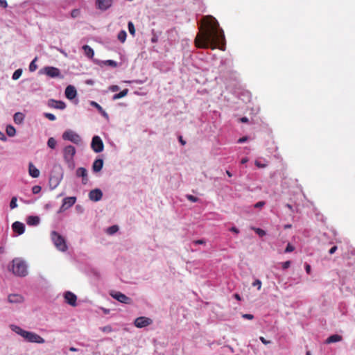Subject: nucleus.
Here are the masks:
<instances>
[{
  "instance_id": "f257e3e1",
  "label": "nucleus",
  "mask_w": 355,
  "mask_h": 355,
  "mask_svg": "<svg viewBox=\"0 0 355 355\" xmlns=\"http://www.w3.org/2000/svg\"><path fill=\"white\" fill-rule=\"evenodd\" d=\"M202 24L203 30L196 36L195 43L198 48L211 47L215 49L218 46L224 50L225 35L223 31L219 27L218 21L212 16L204 17Z\"/></svg>"
},
{
  "instance_id": "f03ea898",
  "label": "nucleus",
  "mask_w": 355,
  "mask_h": 355,
  "mask_svg": "<svg viewBox=\"0 0 355 355\" xmlns=\"http://www.w3.org/2000/svg\"><path fill=\"white\" fill-rule=\"evenodd\" d=\"M10 328L12 331L21 336L27 342L37 344H43L45 343V340L42 337L33 331L24 330L15 324L10 325Z\"/></svg>"
},
{
  "instance_id": "7ed1b4c3",
  "label": "nucleus",
  "mask_w": 355,
  "mask_h": 355,
  "mask_svg": "<svg viewBox=\"0 0 355 355\" xmlns=\"http://www.w3.org/2000/svg\"><path fill=\"white\" fill-rule=\"evenodd\" d=\"M76 153L75 147L72 145H67L62 150V156L67 167L73 170L75 168L74 157Z\"/></svg>"
},
{
  "instance_id": "20e7f679",
  "label": "nucleus",
  "mask_w": 355,
  "mask_h": 355,
  "mask_svg": "<svg viewBox=\"0 0 355 355\" xmlns=\"http://www.w3.org/2000/svg\"><path fill=\"white\" fill-rule=\"evenodd\" d=\"M11 269L16 276L25 277L28 275L27 264L20 258H15L12 260Z\"/></svg>"
},
{
  "instance_id": "39448f33",
  "label": "nucleus",
  "mask_w": 355,
  "mask_h": 355,
  "mask_svg": "<svg viewBox=\"0 0 355 355\" xmlns=\"http://www.w3.org/2000/svg\"><path fill=\"white\" fill-rule=\"evenodd\" d=\"M51 240L55 247L61 252H66L68 249L65 239L55 231L51 234Z\"/></svg>"
},
{
  "instance_id": "423d86ee",
  "label": "nucleus",
  "mask_w": 355,
  "mask_h": 355,
  "mask_svg": "<svg viewBox=\"0 0 355 355\" xmlns=\"http://www.w3.org/2000/svg\"><path fill=\"white\" fill-rule=\"evenodd\" d=\"M62 137L64 140L71 141L78 146L82 144L81 137L72 130H65L63 132Z\"/></svg>"
},
{
  "instance_id": "0eeeda50",
  "label": "nucleus",
  "mask_w": 355,
  "mask_h": 355,
  "mask_svg": "<svg viewBox=\"0 0 355 355\" xmlns=\"http://www.w3.org/2000/svg\"><path fill=\"white\" fill-rule=\"evenodd\" d=\"M91 148L94 150V152L96 153H101L104 149V144L101 138L95 135L92 137L91 142Z\"/></svg>"
},
{
  "instance_id": "6e6552de",
  "label": "nucleus",
  "mask_w": 355,
  "mask_h": 355,
  "mask_svg": "<svg viewBox=\"0 0 355 355\" xmlns=\"http://www.w3.org/2000/svg\"><path fill=\"white\" fill-rule=\"evenodd\" d=\"M44 73L51 78H63L60 70L54 67H46L43 69Z\"/></svg>"
},
{
  "instance_id": "1a4fd4ad",
  "label": "nucleus",
  "mask_w": 355,
  "mask_h": 355,
  "mask_svg": "<svg viewBox=\"0 0 355 355\" xmlns=\"http://www.w3.org/2000/svg\"><path fill=\"white\" fill-rule=\"evenodd\" d=\"M110 295L114 299L123 304H129L132 302V300L130 297L118 291L111 292Z\"/></svg>"
},
{
  "instance_id": "9d476101",
  "label": "nucleus",
  "mask_w": 355,
  "mask_h": 355,
  "mask_svg": "<svg viewBox=\"0 0 355 355\" xmlns=\"http://www.w3.org/2000/svg\"><path fill=\"white\" fill-rule=\"evenodd\" d=\"M153 323V320L147 317H139L135 319L134 324L137 328L146 327Z\"/></svg>"
},
{
  "instance_id": "9b49d317",
  "label": "nucleus",
  "mask_w": 355,
  "mask_h": 355,
  "mask_svg": "<svg viewBox=\"0 0 355 355\" xmlns=\"http://www.w3.org/2000/svg\"><path fill=\"white\" fill-rule=\"evenodd\" d=\"M76 202V197H67L64 198L62 200V204L60 208L59 213L67 210V209L72 207Z\"/></svg>"
},
{
  "instance_id": "f8f14e48",
  "label": "nucleus",
  "mask_w": 355,
  "mask_h": 355,
  "mask_svg": "<svg viewBox=\"0 0 355 355\" xmlns=\"http://www.w3.org/2000/svg\"><path fill=\"white\" fill-rule=\"evenodd\" d=\"M64 298L65 302L72 306H76L77 305V297L76 295L71 291H67L64 293Z\"/></svg>"
},
{
  "instance_id": "ddd939ff",
  "label": "nucleus",
  "mask_w": 355,
  "mask_h": 355,
  "mask_svg": "<svg viewBox=\"0 0 355 355\" xmlns=\"http://www.w3.org/2000/svg\"><path fill=\"white\" fill-rule=\"evenodd\" d=\"M103 197V192L99 189H95L89 193V198L94 202H98L101 200Z\"/></svg>"
},
{
  "instance_id": "4468645a",
  "label": "nucleus",
  "mask_w": 355,
  "mask_h": 355,
  "mask_svg": "<svg viewBox=\"0 0 355 355\" xmlns=\"http://www.w3.org/2000/svg\"><path fill=\"white\" fill-rule=\"evenodd\" d=\"M48 105L51 107L58 109V110H64L66 107V104L61 101H56L53 99H51L48 102Z\"/></svg>"
},
{
  "instance_id": "2eb2a0df",
  "label": "nucleus",
  "mask_w": 355,
  "mask_h": 355,
  "mask_svg": "<svg viewBox=\"0 0 355 355\" xmlns=\"http://www.w3.org/2000/svg\"><path fill=\"white\" fill-rule=\"evenodd\" d=\"M8 301L11 304H21L24 301V298L19 294H10L8 296Z\"/></svg>"
},
{
  "instance_id": "dca6fc26",
  "label": "nucleus",
  "mask_w": 355,
  "mask_h": 355,
  "mask_svg": "<svg viewBox=\"0 0 355 355\" xmlns=\"http://www.w3.org/2000/svg\"><path fill=\"white\" fill-rule=\"evenodd\" d=\"M64 94L68 99L72 100L76 98L77 95V91L75 87L72 85H68L65 89Z\"/></svg>"
},
{
  "instance_id": "f3484780",
  "label": "nucleus",
  "mask_w": 355,
  "mask_h": 355,
  "mask_svg": "<svg viewBox=\"0 0 355 355\" xmlns=\"http://www.w3.org/2000/svg\"><path fill=\"white\" fill-rule=\"evenodd\" d=\"M112 3V0H96L97 8L101 10L108 9Z\"/></svg>"
},
{
  "instance_id": "a211bd4d",
  "label": "nucleus",
  "mask_w": 355,
  "mask_h": 355,
  "mask_svg": "<svg viewBox=\"0 0 355 355\" xmlns=\"http://www.w3.org/2000/svg\"><path fill=\"white\" fill-rule=\"evenodd\" d=\"M76 174L78 177L83 178V180H82L83 184H86L87 183V182H88L87 171L86 170L85 168L80 167V168H77V170L76 171Z\"/></svg>"
},
{
  "instance_id": "6ab92c4d",
  "label": "nucleus",
  "mask_w": 355,
  "mask_h": 355,
  "mask_svg": "<svg viewBox=\"0 0 355 355\" xmlns=\"http://www.w3.org/2000/svg\"><path fill=\"white\" fill-rule=\"evenodd\" d=\"M62 180V175L60 176H51L49 179L50 187L52 190L55 189Z\"/></svg>"
},
{
  "instance_id": "aec40b11",
  "label": "nucleus",
  "mask_w": 355,
  "mask_h": 355,
  "mask_svg": "<svg viewBox=\"0 0 355 355\" xmlns=\"http://www.w3.org/2000/svg\"><path fill=\"white\" fill-rule=\"evenodd\" d=\"M12 230L14 232L18 233V234H22L25 231V226L24 223L16 221L12 225Z\"/></svg>"
},
{
  "instance_id": "412c9836",
  "label": "nucleus",
  "mask_w": 355,
  "mask_h": 355,
  "mask_svg": "<svg viewBox=\"0 0 355 355\" xmlns=\"http://www.w3.org/2000/svg\"><path fill=\"white\" fill-rule=\"evenodd\" d=\"M26 223L28 225L36 226L40 224V218L37 216H30L27 218Z\"/></svg>"
},
{
  "instance_id": "4be33fe9",
  "label": "nucleus",
  "mask_w": 355,
  "mask_h": 355,
  "mask_svg": "<svg viewBox=\"0 0 355 355\" xmlns=\"http://www.w3.org/2000/svg\"><path fill=\"white\" fill-rule=\"evenodd\" d=\"M103 166V160L102 159H96L92 164V169L94 172H99Z\"/></svg>"
},
{
  "instance_id": "5701e85b",
  "label": "nucleus",
  "mask_w": 355,
  "mask_h": 355,
  "mask_svg": "<svg viewBox=\"0 0 355 355\" xmlns=\"http://www.w3.org/2000/svg\"><path fill=\"white\" fill-rule=\"evenodd\" d=\"M28 173L29 175L34 178H38L40 175V171L34 166L33 163H29Z\"/></svg>"
},
{
  "instance_id": "b1692460",
  "label": "nucleus",
  "mask_w": 355,
  "mask_h": 355,
  "mask_svg": "<svg viewBox=\"0 0 355 355\" xmlns=\"http://www.w3.org/2000/svg\"><path fill=\"white\" fill-rule=\"evenodd\" d=\"M82 49L84 51L85 55L87 58H89L90 59L93 58V57L94 55V51L89 46L84 45V46H83Z\"/></svg>"
},
{
  "instance_id": "393cba45",
  "label": "nucleus",
  "mask_w": 355,
  "mask_h": 355,
  "mask_svg": "<svg viewBox=\"0 0 355 355\" xmlns=\"http://www.w3.org/2000/svg\"><path fill=\"white\" fill-rule=\"evenodd\" d=\"M24 118H25V116H24V114L23 113H21V112H16L14 114L13 120H14V122L16 124L19 125V124H21L24 122Z\"/></svg>"
},
{
  "instance_id": "a878e982",
  "label": "nucleus",
  "mask_w": 355,
  "mask_h": 355,
  "mask_svg": "<svg viewBox=\"0 0 355 355\" xmlns=\"http://www.w3.org/2000/svg\"><path fill=\"white\" fill-rule=\"evenodd\" d=\"M343 339L342 336L338 334H334L330 336L325 341V343L330 344L341 341Z\"/></svg>"
},
{
  "instance_id": "bb28decb",
  "label": "nucleus",
  "mask_w": 355,
  "mask_h": 355,
  "mask_svg": "<svg viewBox=\"0 0 355 355\" xmlns=\"http://www.w3.org/2000/svg\"><path fill=\"white\" fill-rule=\"evenodd\" d=\"M90 105L96 107L105 118L108 119L107 113L103 109V107L98 103H97L95 101H91Z\"/></svg>"
},
{
  "instance_id": "cd10ccee",
  "label": "nucleus",
  "mask_w": 355,
  "mask_h": 355,
  "mask_svg": "<svg viewBox=\"0 0 355 355\" xmlns=\"http://www.w3.org/2000/svg\"><path fill=\"white\" fill-rule=\"evenodd\" d=\"M6 132L8 137H14L16 135V129L12 125H8L6 128Z\"/></svg>"
},
{
  "instance_id": "c85d7f7f",
  "label": "nucleus",
  "mask_w": 355,
  "mask_h": 355,
  "mask_svg": "<svg viewBox=\"0 0 355 355\" xmlns=\"http://www.w3.org/2000/svg\"><path fill=\"white\" fill-rule=\"evenodd\" d=\"M128 89H125L123 91H121V92L114 94L112 96V100L116 101V100H118L119 98H123V97H125L128 94Z\"/></svg>"
},
{
  "instance_id": "c756f323",
  "label": "nucleus",
  "mask_w": 355,
  "mask_h": 355,
  "mask_svg": "<svg viewBox=\"0 0 355 355\" xmlns=\"http://www.w3.org/2000/svg\"><path fill=\"white\" fill-rule=\"evenodd\" d=\"M126 37L127 33L125 31L122 30L118 33L117 38L121 42H125Z\"/></svg>"
},
{
  "instance_id": "7c9ffc66",
  "label": "nucleus",
  "mask_w": 355,
  "mask_h": 355,
  "mask_svg": "<svg viewBox=\"0 0 355 355\" xmlns=\"http://www.w3.org/2000/svg\"><path fill=\"white\" fill-rule=\"evenodd\" d=\"M56 144L57 141L53 137H50L47 141V146L51 149H54Z\"/></svg>"
},
{
  "instance_id": "2f4dec72",
  "label": "nucleus",
  "mask_w": 355,
  "mask_h": 355,
  "mask_svg": "<svg viewBox=\"0 0 355 355\" xmlns=\"http://www.w3.org/2000/svg\"><path fill=\"white\" fill-rule=\"evenodd\" d=\"M22 72H23V70L21 69H17L12 74V78L14 80H18L21 74H22Z\"/></svg>"
},
{
  "instance_id": "473e14b6",
  "label": "nucleus",
  "mask_w": 355,
  "mask_h": 355,
  "mask_svg": "<svg viewBox=\"0 0 355 355\" xmlns=\"http://www.w3.org/2000/svg\"><path fill=\"white\" fill-rule=\"evenodd\" d=\"M251 229L253 230L260 237H262L266 234V232L261 228L251 227Z\"/></svg>"
},
{
  "instance_id": "72a5a7b5",
  "label": "nucleus",
  "mask_w": 355,
  "mask_h": 355,
  "mask_svg": "<svg viewBox=\"0 0 355 355\" xmlns=\"http://www.w3.org/2000/svg\"><path fill=\"white\" fill-rule=\"evenodd\" d=\"M103 63L105 65H109L112 67H116L118 66L117 62L112 60H107L103 61Z\"/></svg>"
},
{
  "instance_id": "f704fd0d",
  "label": "nucleus",
  "mask_w": 355,
  "mask_h": 355,
  "mask_svg": "<svg viewBox=\"0 0 355 355\" xmlns=\"http://www.w3.org/2000/svg\"><path fill=\"white\" fill-rule=\"evenodd\" d=\"M128 31H129L130 33L134 36L135 35V26L132 21L128 22Z\"/></svg>"
},
{
  "instance_id": "c9c22d12",
  "label": "nucleus",
  "mask_w": 355,
  "mask_h": 355,
  "mask_svg": "<svg viewBox=\"0 0 355 355\" xmlns=\"http://www.w3.org/2000/svg\"><path fill=\"white\" fill-rule=\"evenodd\" d=\"M36 60H37V58H35L31 63H30V65H29V70L30 71L33 72V71H35L37 68V65L35 64V62H36Z\"/></svg>"
},
{
  "instance_id": "e433bc0d",
  "label": "nucleus",
  "mask_w": 355,
  "mask_h": 355,
  "mask_svg": "<svg viewBox=\"0 0 355 355\" xmlns=\"http://www.w3.org/2000/svg\"><path fill=\"white\" fill-rule=\"evenodd\" d=\"M17 199L16 197H12L11 199V201L10 202V209H13L17 207Z\"/></svg>"
},
{
  "instance_id": "4c0bfd02",
  "label": "nucleus",
  "mask_w": 355,
  "mask_h": 355,
  "mask_svg": "<svg viewBox=\"0 0 355 355\" xmlns=\"http://www.w3.org/2000/svg\"><path fill=\"white\" fill-rule=\"evenodd\" d=\"M80 15V9H73L71 12V16L73 18L78 17Z\"/></svg>"
},
{
  "instance_id": "58836bf2",
  "label": "nucleus",
  "mask_w": 355,
  "mask_h": 355,
  "mask_svg": "<svg viewBox=\"0 0 355 355\" xmlns=\"http://www.w3.org/2000/svg\"><path fill=\"white\" fill-rule=\"evenodd\" d=\"M44 116L46 118H47L48 119H49L50 121H53L56 119L55 116L51 113H44Z\"/></svg>"
},
{
  "instance_id": "ea45409f",
  "label": "nucleus",
  "mask_w": 355,
  "mask_h": 355,
  "mask_svg": "<svg viewBox=\"0 0 355 355\" xmlns=\"http://www.w3.org/2000/svg\"><path fill=\"white\" fill-rule=\"evenodd\" d=\"M117 230H118L117 226L114 225V226L109 227L107 230V232L109 234H112L115 233Z\"/></svg>"
},
{
  "instance_id": "a19ab883",
  "label": "nucleus",
  "mask_w": 355,
  "mask_h": 355,
  "mask_svg": "<svg viewBox=\"0 0 355 355\" xmlns=\"http://www.w3.org/2000/svg\"><path fill=\"white\" fill-rule=\"evenodd\" d=\"M41 191V187L40 186H34L33 188H32V191L34 194H37L38 193H40Z\"/></svg>"
},
{
  "instance_id": "79ce46f5",
  "label": "nucleus",
  "mask_w": 355,
  "mask_h": 355,
  "mask_svg": "<svg viewBox=\"0 0 355 355\" xmlns=\"http://www.w3.org/2000/svg\"><path fill=\"white\" fill-rule=\"evenodd\" d=\"M295 250V248L290 243H288L285 249V252H291Z\"/></svg>"
},
{
  "instance_id": "37998d69",
  "label": "nucleus",
  "mask_w": 355,
  "mask_h": 355,
  "mask_svg": "<svg viewBox=\"0 0 355 355\" xmlns=\"http://www.w3.org/2000/svg\"><path fill=\"white\" fill-rule=\"evenodd\" d=\"M252 285L254 286H257L258 290H260L261 287V282L259 279H257L252 283Z\"/></svg>"
},
{
  "instance_id": "c03bdc74",
  "label": "nucleus",
  "mask_w": 355,
  "mask_h": 355,
  "mask_svg": "<svg viewBox=\"0 0 355 355\" xmlns=\"http://www.w3.org/2000/svg\"><path fill=\"white\" fill-rule=\"evenodd\" d=\"M187 198L189 200H190V201H191V202H197V201H198V198H197V197H196V196H192V195H187Z\"/></svg>"
},
{
  "instance_id": "a18cd8bd",
  "label": "nucleus",
  "mask_w": 355,
  "mask_h": 355,
  "mask_svg": "<svg viewBox=\"0 0 355 355\" xmlns=\"http://www.w3.org/2000/svg\"><path fill=\"white\" fill-rule=\"evenodd\" d=\"M291 264V261H286L282 263V268L284 270L287 269L290 267Z\"/></svg>"
},
{
  "instance_id": "49530a36",
  "label": "nucleus",
  "mask_w": 355,
  "mask_h": 355,
  "mask_svg": "<svg viewBox=\"0 0 355 355\" xmlns=\"http://www.w3.org/2000/svg\"><path fill=\"white\" fill-rule=\"evenodd\" d=\"M119 89L118 85H112L109 87V90L113 92L119 91Z\"/></svg>"
},
{
  "instance_id": "de8ad7c7",
  "label": "nucleus",
  "mask_w": 355,
  "mask_h": 355,
  "mask_svg": "<svg viewBox=\"0 0 355 355\" xmlns=\"http://www.w3.org/2000/svg\"><path fill=\"white\" fill-rule=\"evenodd\" d=\"M103 331L110 333L112 331V329L110 326H105L102 328Z\"/></svg>"
},
{
  "instance_id": "09e8293b",
  "label": "nucleus",
  "mask_w": 355,
  "mask_h": 355,
  "mask_svg": "<svg viewBox=\"0 0 355 355\" xmlns=\"http://www.w3.org/2000/svg\"><path fill=\"white\" fill-rule=\"evenodd\" d=\"M193 243L196 245H202L205 243V241L203 239H199L193 241Z\"/></svg>"
},
{
  "instance_id": "8fccbe9b",
  "label": "nucleus",
  "mask_w": 355,
  "mask_h": 355,
  "mask_svg": "<svg viewBox=\"0 0 355 355\" xmlns=\"http://www.w3.org/2000/svg\"><path fill=\"white\" fill-rule=\"evenodd\" d=\"M76 211H77L78 212H79V213H83V211H84L83 207L81 205H77L76 206Z\"/></svg>"
},
{
  "instance_id": "3c124183",
  "label": "nucleus",
  "mask_w": 355,
  "mask_h": 355,
  "mask_svg": "<svg viewBox=\"0 0 355 355\" xmlns=\"http://www.w3.org/2000/svg\"><path fill=\"white\" fill-rule=\"evenodd\" d=\"M259 339L262 342V343H263L264 345H268L271 343L270 340H267L266 339H265V338H263L262 336H261Z\"/></svg>"
},
{
  "instance_id": "603ef678",
  "label": "nucleus",
  "mask_w": 355,
  "mask_h": 355,
  "mask_svg": "<svg viewBox=\"0 0 355 355\" xmlns=\"http://www.w3.org/2000/svg\"><path fill=\"white\" fill-rule=\"evenodd\" d=\"M0 140L3 141H7V137L5 136V135L1 131H0Z\"/></svg>"
},
{
  "instance_id": "864d4df0",
  "label": "nucleus",
  "mask_w": 355,
  "mask_h": 355,
  "mask_svg": "<svg viewBox=\"0 0 355 355\" xmlns=\"http://www.w3.org/2000/svg\"><path fill=\"white\" fill-rule=\"evenodd\" d=\"M8 6L6 0H0V6L6 8Z\"/></svg>"
},
{
  "instance_id": "5fc2aeb1",
  "label": "nucleus",
  "mask_w": 355,
  "mask_h": 355,
  "mask_svg": "<svg viewBox=\"0 0 355 355\" xmlns=\"http://www.w3.org/2000/svg\"><path fill=\"white\" fill-rule=\"evenodd\" d=\"M337 250V246L334 245L333 246L329 251L330 254H334Z\"/></svg>"
},
{
  "instance_id": "6e6d98bb",
  "label": "nucleus",
  "mask_w": 355,
  "mask_h": 355,
  "mask_svg": "<svg viewBox=\"0 0 355 355\" xmlns=\"http://www.w3.org/2000/svg\"><path fill=\"white\" fill-rule=\"evenodd\" d=\"M305 270H306V272L308 273V274H310L311 272V266L308 263H306L305 265Z\"/></svg>"
},
{
  "instance_id": "4d7b16f0",
  "label": "nucleus",
  "mask_w": 355,
  "mask_h": 355,
  "mask_svg": "<svg viewBox=\"0 0 355 355\" xmlns=\"http://www.w3.org/2000/svg\"><path fill=\"white\" fill-rule=\"evenodd\" d=\"M264 201H259V202H257L256 205H255V207H261L262 206L264 205Z\"/></svg>"
},
{
  "instance_id": "13d9d810",
  "label": "nucleus",
  "mask_w": 355,
  "mask_h": 355,
  "mask_svg": "<svg viewBox=\"0 0 355 355\" xmlns=\"http://www.w3.org/2000/svg\"><path fill=\"white\" fill-rule=\"evenodd\" d=\"M58 51H59L62 55H64V57L68 56L67 53L64 50L61 49H58Z\"/></svg>"
},
{
  "instance_id": "bf43d9fd",
  "label": "nucleus",
  "mask_w": 355,
  "mask_h": 355,
  "mask_svg": "<svg viewBox=\"0 0 355 355\" xmlns=\"http://www.w3.org/2000/svg\"><path fill=\"white\" fill-rule=\"evenodd\" d=\"M253 318H254L253 315L245 313V319L252 320Z\"/></svg>"
},
{
  "instance_id": "052dcab7",
  "label": "nucleus",
  "mask_w": 355,
  "mask_h": 355,
  "mask_svg": "<svg viewBox=\"0 0 355 355\" xmlns=\"http://www.w3.org/2000/svg\"><path fill=\"white\" fill-rule=\"evenodd\" d=\"M230 230H231L232 232H233L236 233V234H237V233L239 232L238 229H237L236 227H232Z\"/></svg>"
},
{
  "instance_id": "680f3d73",
  "label": "nucleus",
  "mask_w": 355,
  "mask_h": 355,
  "mask_svg": "<svg viewBox=\"0 0 355 355\" xmlns=\"http://www.w3.org/2000/svg\"><path fill=\"white\" fill-rule=\"evenodd\" d=\"M179 140L182 145H185L186 142L182 139V137H180Z\"/></svg>"
},
{
  "instance_id": "e2e57ef3",
  "label": "nucleus",
  "mask_w": 355,
  "mask_h": 355,
  "mask_svg": "<svg viewBox=\"0 0 355 355\" xmlns=\"http://www.w3.org/2000/svg\"><path fill=\"white\" fill-rule=\"evenodd\" d=\"M51 207V204H50V203H47V204H46V205H45V206H44V208H45L46 209H50Z\"/></svg>"
},
{
  "instance_id": "0e129e2a",
  "label": "nucleus",
  "mask_w": 355,
  "mask_h": 355,
  "mask_svg": "<svg viewBox=\"0 0 355 355\" xmlns=\"http://www.w3.org/2000/svg\"><path fill=\"white\" fill-rule=\"evenodd\" d=\"M86 83H87V85H93V84H94V81H93L92 80H87L86 81Z\"/></svg>"
},
{
  "instance_id": "69168bd1",
  "label": "nucleus",
  "mask_w": 355,
  "mask_h": 355,
  "mask_svg": "<svg viewBox=\"0 0 355 355\" xmlns=\"http://www.w3.org/2000/svg\"><path fill=\"white\" fill-rule=\"evenodd\" d=\"M69 350H70L71 352H77V351H78V349H76V348H75V347H71L69 348Z\"/></svg>"
},
{
  "instance_id": "338daca9",
  "label": "nucleus",
  "mask_w": 355,
  "mask_h": 355,
  "mask_svg": "<svg viewBox=\"0 0 355 355\" xmlns=\"http://www.w3.org/2000/svg\"><path fill=\"white\" fill-rule=\"evenodd\" d=\"M239 143H243L244 142V137H241L238 140Z\"/></svg>"
},
{
  "instance_id": "774afa93",
  "label": "nucleus",
  "mask_w": 355,
  "mask_h": 355,
  "mask_svg": "<svg viewBox=\"0 0 355 355\" xmlns=\"http://www.w3.org/2000/svg\"><path fill=\"white\" fill-rule=\"evenodd\" d=\"M235 297L237 299V300H240V296L238 295V294H235L234 295Z\"/></svg>"
}]
</instances>
